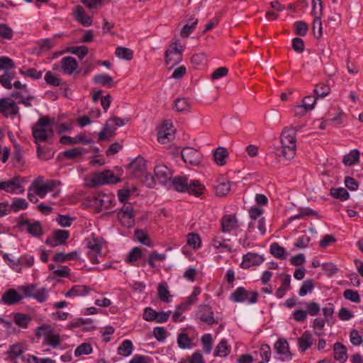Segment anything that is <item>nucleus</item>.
Instances as JSON below:
<instances>
[{"instance_id":"obj_1","label":"nucleus","mask_w":363,"mask_h":363,"mask_svg":"<svg viewBox=\"0 0 363 363\" xmlns=\"http://www.w3.org/2000/svg\"><path fill=\"white\" fill-rule=\"evenodd\" d=\"M171 185L179 192H188L190 194L199 196L202 194L204 186L199 180L188 181L185 175L177 176L170 181Z\"/></svg>"},{"instance_id":"obj_2","label":"nucleus","mask_w":363,"mask_h":363,"mask_svg":"<svg viewBox=\"0 0 363 363\" xmlns=\"http://www.w3.org/2000/svg\"><path fill=\"white\" fill-rule=\"evenodd\" d=\"M53 120L43 116L39 118L38 122L32 127V134L35 139V143L45 142L49 137H52L54 134L52 128L49 125Z\"/></svg>"},{"instance_id":"obj_3","label":"nucleus","mask_w":363,"mask_h":363,"mask_svg":"<svg viewBox=\"0 0 363 363\" xmlns=\"http://www.w3.org/2000/svg\"><path fill=\"white\" fill-rule=\"evenodd\" d=\"M282 146V155L287 159L294 158L296 155V140L295 131L293 130L284 129L280 136Z\"/></svg>"},{"instance_id":"obj_4","label":"nucleus","mask_w":363,"mask_h":363,"mask_svg":"<svg viewBox=\"0 0 363 363\" xmlns=\"http://www.w3.org/2000/svg\"><path fill=\"white\" fill-rule=\"evenodd\" d=\"M258 296L257 291H247L240 286L230 294V299L235 303L247 302L248 304H255L257 302Z\"/></svg>"},{"instance_id":"obj_5","label":"nucleus","mask_w":363,"mask_h":363,"mask_svg":"<svg viewBox=\"0 0 363 363\" xmlns=\"http://www.w3.org/2000/svg\"><path fill=\"white\" fill-rule=\"evenodd\" d=\"M25 179L20 176L13 177L8 181H0V191L3 190L9 194H23L25 191Z\"/></svg>"},{"instance_id":"obj_6","label":"nucleus","mask_w":363,"mask_h":363,"mask_svg":"<svg viewBox=\"0 0 363 363\" xmlns=\"http://www.w3.org/2000/svg\"><path fill=\"white\" fill-rule=\"evenodd\" d=\"M135 213L132 203H124L117 213L120 223L126 228H131L135 224Z\"/></svg>"},{"instance_id":"obj_7","label":"nucleus","mask_w":363,"mask_h":363,"mask_svg":"<svg viewBox=\"0 0 363 363\" xmlns=\"http://www.w3.org/2000/svg\"><path fill=\"white\" fill-rule=\"evenodd\" d=\"M165 63L167 65H170V68L179 64L182 60V52L177 48V43H172L169 48L166 50L165 54Z\"/></svg>"},{"instance_id":"obj_8","label":"nucleus","mask_w":363,"mask_h":363,"mask_svg":"<svg viewBox=\"0 0 363 363\" xmlns=\"http://www.w3.org/2000/svg\"><path fill=\"white\" fill-rule=\"evenodd\" d=\"M18 111L19 108L13 99L9 98L0 99V113L4 114L5 117L16 116Z\"/></svg>"},{"instance_id":"obj_9","label":"nucleus","mask_w":363,"mask_h":363,"mask_svg":"<svg viewBox=\"0 0 363 363\" xmlns=\"http://www.w3.org/2000/svg\"><path fill=\"white\" fill-rule=\"evenodd\" d=\"M91 182L94 185H104L106 184H116L118 182V179L111 171L106 170L94 174Z\"/></svg>"},{"instance_id":"obj_10","label":"nucleus","mask_w":363,"mask_h":363,"mask_svg":"<svg viewBox=\"0 0 363 363\" xmlns=\"http://www.w3.org/2000/svg\"><path fill=\"white\" fill-rule=\"evenodd\" d=\"M181 155L184 162L191 165H198L201 160V153L191 147L183 148Z\"/></svg>"},{"instance_id":"obj_11","label":"nucleus","mask_w":363,"mask_h":363,"mask_svg":"<svg viewBox=\"0 0 363 363\" xmlns=\"http://www.w3.org/2000/svg\"><path fill=\"white\" fill-rule=\"evenodd\" d=\"M172 124L168 121H164L161 128L157 133V140L162 144H165L174 139V130H172Z\"/></svg>"},{"instance_id":"obj_12","label":"nucleus","mask_w":363,"mask_h":363,"mask_svg":"<svg viewBox=\"0 0 363 363\" xmlns=\"http://www.w3.org/2000/svg\"><path fill=\"white\" fill-rule=\"evenodd\" d=\"M130 174L137 178H140L146 173V161L143 157H138L128 165Z\"/></svg>"},{"instance_id":"obj_13","label":"nucleus","mask_w":363,"mask_h":363,"mask_svg":"<svg viewBox=\"0 0 363 363\" xmlns=\"http://www.w3.org/2000/svg\"><path fill=\"white\" fill-rule=\"evenodd\" d=\"M69 233L66 230H57L53 232L51 238H48L45 242L51 247H56L62 245L69 238Z\"/></svg>"},{"instance_id":"obj_14","label":"nucleus","mask_w":363,"mask_h":363,"mask_svg":"<svg viewBox=\"0 0 363 363\" xmlns=\"http://www.w3.org/2000/svg\"><path fill=\"white\" fill-rule=\"evenodd\" d=\"M274 347L279 354L282 355V357H280L281 361L284 362L291 359L292 354L289 351V343L286 340L281 338L278 339L274 343Z\"/></svg>"},{"instance_id":"obj_15","label":"nucleus","mask_w":363,"mask_h":363,"mask_svg":"<svg viewBox=\"0 0 363 363\" xmlns=\"http://www.w3.org/2000/svg\"><path fill=\"white\" fill-rule=\"evenodd\" d=\"M264 262L262 255L257 253L248 252L242 257L240 267L242 269H248L252 266L259 265Z\"/></svg>"},{"instance_id":"obj_16","label":"nucleus","mask_w":363,"mask_h":363,"mask_svg":"<svg viewBox=\"0 0 363 363\" xmlns=\"http://www.w3.org/2000/svg\"><path fill=\"white\" fill-rule=\"evenodd\" d=\"M154 172L155 177L160 183L166 184L170 182L172 172L167 166L157 164L155 167Z\"/></svg>"},{"instance_id":"obj_17","label":"nucleus","mask_w":363,"mask_h":363,"mask_svg":"<svg viewBox=\"0 0 363 363\" xmlns=\"http://www.w3.org/2000/svg\"><path fill=\"white\" fill-rule=\"evenodd\" d=\"M221 230L229 233L238 228V221L234 214L225 215L220 220Z\"/></svg>"},{"instance_id":"obj_18","label":"nucleus","mask_w":363,"mask_h":363,"mask_svg":"<svg viewBox=\"0 0 363 363\" xmlns=\"http://www.w3.org/2000/svg\"><path fill=\"white\" fill-rule=\"evenodd\" d=\"M89 251L88 252V256L93 264L99 262L98 255L101 254V244L96 239H92L89 240L87 244Z\"/></svg>"},{"instance_id":"obj_19","label":"nucleus","mask_w":363,"mask_h":363,"mask_svg":"<svg viewBox=\"0 0 363 363\" xmlns=\"http://www.w3.org/2000/svg\"><path fill=\"white\" fill-rule=\"evenodd\" d=\"M60 184V182L55 180H47L40 186H36V189L33 191L40 198H44L48 192L53 191L57 185Z\"/></svg>"},{"instance_id":"obj_20","label":"nucleus","mask_w":363,"mask_h":363,"mask_svg":"<svg viewBox=\"0 0 363 363\" xmlns=\"http://www.w3.org/2000/svg\"><path fill=\"white\" fill-rule=\"evenodd\" d=\"M74 16V18L84 26H90L92 24L91 18L86 14L84 8L81 6L75 7Z\"/></svg>"},{"instance_id":"obj_21","label":"nucleus","mask_w":363,"mask_h":363,"mask_svg":"<svg viewBox=\"0 0 363 363\" xmlns=\"http://www.w3.org/2000/svg\"><path fill=\"white\" fill-rule=\"evenodd\" d=\"M22 299V296L15 289L7 290L2 296L1 301L7 305H13Z\"/></svg>"},{"instance_id":"obj_22","label":"nucleus","mask_w":363,"mask_h":363,"mask_svg":"<svg viewBox=\"0 0 363 363\" xmlns=\"http://www.w3.org/2000/svg\"><path fill=\"white\" fill-rule=\"evenodd\" d=\"M21 225H26L27 231L33 236H40L43 235V228L40 221L30 222L29 220H24Z\"/></svg>"},{"instance_id":"obj_23","label":"nucleus","mask_w":363,"mask_h":363,"mask_svg":"<svg viewBox=\"0 0 363 363\" xmlns=\"http://www.w3.org/2000/svg\"><path fill=\"white\" fill-rule=\"evenodd\" d=\"M61 65L65 74H72L77 69L78 62L74 57L68 56L62 59Z\"/></svg>"},{"instance_id":"obj_24","label":"nucleus","mask_w":363,"mask_h":363,"mask_svg":"<svg viewBox=\"0 0 363 363\" xmlns=\"http://www.w3.org/2000/svg\"><path fill=\"white\" fill-rule=\"evenodd\" d=\"M199 310L200 313V319L202 321L208 325H213L217 323L213 317V312L209 306H201Z\"/></svg>"},{"instance_id":"obj_25","label":"nucleus","mask_w":363,"mask_h":363,"mask_svg":"<svg viewBox=\"0 0 363 363\" xmlns=\"http://www.w3.org/2000/svg\"><path fill=\"white\" fill-rule=\"evenodd\" d=\"M60 143L64 145H74L77 143L82 144H90L92 143L91 139L84 138V136L81 134L77 135L75 138H72L69 136L64 135L60 138Z\"/></svg>"},{"instance_id":"obj_26","label":"nucleus","mask_w":363,"mask_h":363,"mask_svg":"<svg viewBox=\"0 0 363 363\" xmlns=\"http://www.w3.org/2000/svg\"><path fill=\"white\" fill-rule=\"evenodd\" d=\"M334 358L335 360L344 363L347 358V348L340 342H335L333 345Z\"/></svg>"},{"instance_id":"obj_27","label":"nucleus","mask_w":363,"mask_h":363,"mask_svg":"<svg viewBox=\"0 0 363 363\" xmlns=\"http://www.w3.org/2000/svg\"><path fill=\"white\" fill-rule=\"evenodd\" d=\"M298 344L301 350L305 352L313 345L312 335L308 331H305L298 339Z\"/></svg>"},{"instance_id":"obj_28","label":"nucleus","mask_w":363,"mask_h":363,"mask_svg":"<svg viewBox=\"0 0 363 363\" xmlns=\"http://www.w3.org/2000/svg\"><path fill=\"white\" fill-rule=\"evenodd\" d=\"M91 290V288L86 285H76L72 287L65 296L67 297L84 296L88 294Z\"/></svg>"},{"instance_id":"obj_29","label":"nucleus","mask_w":363,"mask_h":363,"mask_svg":"<svg viewBox=\"0 0 363 363\" xmlns=\"http://www.w3.org/2000/svg\"><path fill=\"white\" fill-rule=\"evenodd\" d=\"M359 152L357 149L352 150L348 154L344 156L342 162L345 166H352L358 162Z\"/></svg>"},{"instance_id":"obj_30","label":"nucleus","mask_w":363,"mask_h":363,"mask_svg":"<svg viewBox=\"0 0 363 363\" xmlns=\"http://www.w3.org/2000/svg\"><path fill=\"white\" fill-rule=\"evenodd\" d=\"M95 84H101L107 87H112L113 84V78L106 74H99L93 78Z\"/></svg>"},{"instance_id":"obj_31","label":"nucleus","mask_w":363,"mask_h":363,"mask_svg":"<svg viewBox=\"0 0 363 363\" xmlns=\"http://www.w3.org/2000/svg\"><path fill=\"white\" fill-rule=\"evenodd\" d=\"M133 345L130 340H124L118 347V353L121 356L128 357L132 354Z\"/></svg>"},{"instance_id":"obj_32","label":"nucleus","mask_w":363,"mask_h":363,"mask_svg":"<svg viewBox=\"0 0 363 363\" xmlns=\"http://www.w3.org/2000/svg\"><path fill=\"white\" fill-rule=\"evenodd\" d=\"M330 88L329 85L324 83L317 84L315 86V89H313L314 95L318 99H323L325 97L330 93Z\"/></svg>"},{"instance_id":"obj_33","label":"nucleus","mask_w":363,"mask_h":363,"mask_svg":"<svg viewBox=\"0 0 363 363\" xmlns=\"http://www.w3.org/2000/svg\"><path fill=\"white\" fill-rule=\"evenodd\" d=\"M230 352V347L228 345L225 340H222L217 345L214 355L225 357Z\"/></svg>"},{"instance_id":"obj_34","label":"nucleus","mask_w":363,"mask_h":363,"mask_svg":"<svg viewBox=\"0 0 363 363\" xmlns=\"http://www.w3.org/2000/svg\"><path fill=\"white\" fill-rule=\"evenodd\" d=\"M228 156V152L227 150L224 147H219L216 149L213 155L215 162L220 166L224 165Z\"/></svg>"},{"instance_id":"obj_35","label":"nucleus","mask_w":363,"mask_h":363,"mask_svg":"<svg viewBox=\"0 0 363 363\" xmlns=\"http://www.w3.org/2000/svg\"><path fill=\"white\" fill-rule=\"evenodd\" d=\"M291 277L289 274H286L282 280V284L280 287L276 291V296L277 298H281L284 295L286 291L290 289Z\"/></svg>"},{"instance_id":"obj_36","label":"nucleus","mask_w":363,"mask_h":363,"mask_svg":"<svg viewBox=\"0 0 363 363\" xmlns=\"http://www.w3.org/2000/svg\"><path fill=\"white\" fill-rule=\"evenodd\" d=\"M115 54L118 58L126 60H130L133 57V51L131 50L121 46L116 48Z\"/></svg>"},{"instance_id":"obj_37","label":"nucleus","mask_w":363,"mask_h":363,"mask_svg":"<svg viewBox=\"0 0 363 363\" xmlns=\"http://www.w3.org/2000/svg\"><path fill=\"white\" fill-rule=\"evenodd\" d=\"M28 206V203L26 199L21 198H15L10 206V208L13 212H18L20 210L26 209Z\"/></svg>"},{"instance_id":"obj_38","label":"nucleus","mask_w":363,"mask_h":363,"mask_svg":"<svg viewBox=\"0 0 363 363\" xmlns=\"http://www.w3.org/2000/svg\"><path fill=\"white\" fill-rule=\"evenodd\" d=\"M270 252L277 258L285 259L286 257L285 249L277 242H273L270 246Z\"/></svg>"},{"instance_id":"obj_39","label":"nucleus","mask_w":363,"mask_h":363,"mask_svg":"<svg viewBox=\"0 0 363 363\" xmlns=\"http://www.w3.org/2000/svg\"><path fill=\"white\" fill-rule=\"evenodd\" d=\"M330 194L333 196V197L338 199L341 201H346L350 197L348 191L345 188L342 187L331 189Z\"/></svg>"},{"instance_id":"obj_40","label":"nucleus","mask_w":363,"mask_h":363,"mask_svg":"<svg viewBox=\"0 0 363 363\" xmlns=\"http://www.w3.org/2000/svg\"><path fill=\"white\" fill-rule=\"evenodd\" d=\"M30 321V318L29 315L23 313H16L14 315V322L15 323L21 328H27L29 322Z\"/></svg>"},{"instance_id":"obj_41","label":"nucleus","mask_w":363,"mask_h":363,"mask_svg":"<svg viewBox=\"0 0 363 363\" xmlns=\"http://www.w3.org/2000/svg\"><path fill=\"white\" fill-rule=\"evenodd\" d=\"M198 23V20L191 18L189 20V23L186 24L182 29L180 35L182 38H187L195 29L196 26Z\"/></svg>"},{"instance_id":"obj_42","label":"nucleus","mask_w":363,"mask_h":363,"mask_svg":"<svg viewBox=\"0 0 363 363\" xmlns=\"http://www.w3.org/2000/svg\"><path fill=\"white\" fill-rule=\"evenodd\" d=\"M157 294L159 298L163 301L168 303L169 301V291L167 289L166 283H161L158 286Z\"/></svg>"},{"instance_id":"obj_43","label":"nucleus","mask_w":363,"mask_h":363,"mask_svg":"<svg viewBox=\"0 0 363 363\" xmlns=\"http://www.w3.org/2000/svg\"><path fill=\"white\" fill-rule=\"evenodd\" d=\"M83 148L74 147L63 152V155L68 160H76L83 155Z\"/></svg>"},{"instance_id":"obj_44","label":"nucleus","mask_w":363,"mask_h":363,"mask_svg":"<svg viewBox=\"0 0 363 363\" xmlns=\"http://www.w3.org/2000/svg\"><path fill=\"white\" fill-rule=\"evenodd\" d=\"M314 20H313V30L314 35L316 38H320L322 37L323 35V27H322V22L320 20L321 16H313Z\"/></svg>"},{"instance_id":"obj_45","label":"nucleus","mask_w":363,"mask_h":363,"mask_svg":"<svg viewBox=\"0 0 363 363\" xmlns=\"http://www.w3.org/2000/svg\"><path fill=\"white\" fill-rule=\"evenodd\" d=\"M178 346L183 350L189 349L191 345V340L186 333H181L177 337Z\"/></svg>"},{"instance_id":"obj_46","label":"nucleus","mask_w":363,"mask_h":363,"mask_svg":"<svg viewBox=\"0 0 363 363\" xmlns=\"http://www.w3.org/2000/svg\"><path fill=\"white\" fill-rule=\"evenodd\" d=\"M203 349L206 354H210L213 347V340L211 334H205L201 337Z\"/></svg>"},{"instance_id":"obj_47","label":"nucleus","mask_w":363,"mask_h":363,"mask_svg":"<svg viewBox=\"0 0 363 363\" xmlns=\"http://www.w3.org/2000/svg\"><path fill=\"white\" fill-rule=\"evenodd\" d=\"M45 342L49 346L56 348L61 344L60 337L58 334L54 332L51 333L45 339Z\"/></svg>"},{"instance_id":"obj_48","label":"nucleus","mask_w":363,"mask_h":363,"mask_svg":"<svg viewBox=\"0 0 363 363\" xmlns=\"http://www.w3.org/2000/svg\"><path fill=\"white\" fill-rule=\"evenodd\" d=\"M92 352V347L89 343H82L80 345H79L75 351H74V355L75 357H79L83 354H89Z\"/></svg>"},{"instance_id":"obj_49","label":"nucleus","mask_w":363,"mask_h":363,"mask_svg":"<svg viewBox=\"0 0 363 363\" xmlns=\"http://www.w3.org/2000/svg\"><path fill=\"white\" fill-rule=\"evenodd\" d=\"M52 332L53 328L50 325L44 324L36 329L35 335L38 337H44L45 339Z\"/></svg>"},{"instance_id":"obj_50","label":"nucleus","mask_w":363,"mask_h":363,"mask_svg":"<svg viewBox=\"0 0 363 363\" xmlns=\"http://www.w3.org/2000/svg\"><path fill=\"white\" fill-rule=\"evenodd\" d=\"M87 325L84 328L86 330H89L91 329L95 328V327L93 325V322H92L91 319H90V318H86V319L79 318L77 320L76 322L71 323L69 326L71 328H74L79 327L80 325Z\"/></svg>"},{"instance_id":"obj_51","label":"nucleus","mask_w":363,"mask_h":363,"mask_svg":"<svg viewBox=\"0 0 363 363\" xmlns=\"http://www.w3.org/2000/svg\"><path fill=\"white\" fill-rule=\"evenodd\" d=\"M45 81L47 84L54 86H58L61 84V79L50 71L46 72L45 75Z\"/></svg>"},{"instance_id":"obj_52","label":"nucleus","mask_w":363,"mask_h":363,"mask_svg":"<svg viewBox=\"0 0 363 363\" xmlns=\"http://www.w3.org/2000/svg\"><path fill=\"white\" fill-rule=\"evenodd\" d=\"M314 289V284L312 279H306L303 281L300 288L298 294L300 296H306L308 292L312 291Z\"/></svg>"},{"instance_id":"obj_53","label":"nucleus","mask_w":363,"mask_h":363,"mask_svg":"<svg viewBox=\"0 0 363 363\" xmlns=\"http://www.w3.org/2000/svg\"><path fill=\"white\" fill-rule=\"evenodd\" d=\"M142 250L138 247H133L128 254L126 262L128 263H133L142 257Z\"/></svg>"},{"instance_id":"obj_54","label":"nucleus","mask_w":363,"mask_h":363,"mask_svg":"<svg viewBox=\"0 0 363 363\" xmlns=\"http://www.w3.org/2000/svg\"><path fill=\"white\" fill-rule=\"evenodd\" d=\"M174 106L177 111H187L190 108V105L185 98L177 99L174 102Z\"/></svg>"},{"instance_id":"obj_55","label":"nucleus","mask_w":363,"mask_h":363,"mask_svg":"<svg viewBox=\"0 0 363 363\" xmlns=\"http://www.w3.org/2000/svg\"><path fill=\"white\" fill-rule=\"evenodd\" d=\"M15 64L12 59L6 57L1 56L0 57V69L1 70H6L8 69H13L15 68Z\"/></svg>"},{"instance_id":"obj_56","label":"nucleus","mask_w":363,"mask_h":363,"mask_svg":"<svg viewBox=\"0 0 363 363\" xmlns=\"http://www.w3.org/2000/svg\"><path fill=\"white\" fill-rule=\"evenodd\" d=\"M135 236L143 245L150 246L148 235L143 230L136 229L135 230Z\"/></svg>"},{"instance_id":"obj_57","label":"nucleus","mask_w":363,"mask_h":363,"mask_svg":"<svg viewBox=\"0 0 363 363\" xmlns=\"http://www.w3.org/2000/svg\"><path fill=\"white\" fill-rule=\"evenodd\" d=\"M230 189L229 182H221L216 186V194L218 196L226 195Z\"/></svg>"},{"instance_id":"obj_58","label":"nucleus","mask_w":363,"mask_h":363,"mask_svg":"<svg viewBox=\"0 0 363 363\" xmlns=\"http://www.w3.org/2000/svg\"><path fill=\"white\" fill-rule=\"evenodd\" d=\"M0 37L6 40H11L13 37L12 29L6 24H0Z\"/></svg>"},{"instance_id":"obj_59","label":"nucleus","mask_w":363,"mask_h":363,"mask_svg":"<svg viewBox=\"0 0 363 363\" xmlns=\"http://www.w3.org/2000/svg\"><path fill=\"white\" fill-rule=\"evenodd\" d=\"M187 244L194 249L200 247L201 239L198 234L191 233L188 235Z\"/></svg>"},{"instance_id":"obj_60","label":"nucleus","mask_w":363,"mask_h":363,"mask_svg":"<svg viewBox=\"0 0 363 363\" xmlns=\"http://www.w3.org/2000/svg\"><path fill=\"white\" fill-rule=\"evenodd\" d=\"M344 297L354 303H359L360 297L357 291L347 289L343 293Z\"/></svg>"},{"instance_id":"obj_61","label":"nucleus","mask_w":363,"mask_h":363,"mask_svg":"<svg viewBox=\"0 0 363 363\" xmlns=\"http://www.w3.org/2000/svg\"><path fill=\"white\" fill-rule=\"evenodd\" d=\"M187 309H189L186 306H185V305L182 303H181L180 305H179L173 315H172V319L174 322H181L183 320L184 318L182 317V314L183 312H184L185 311H186Z\"/></svg>"},{"instance_id":"obj_62","label":"nucleus","mask_w":363,"mask_h":363,"mask_svg":"<svg viewBox=\"0 0 363 363\" xmlns=\"http://www.w3.org/2000/svg\"><path fill=\"white\" fill-rule=\"evenodd\" d=\"M23 353V350H22L21 345H13L10 347L9 350L8 351L9 357L11 359H16L18 357L21 356Z\"/></svg>"},{"instance_id":"obj_63","label":"nucleus","mask_w":363,"mask_h":363,"mask_svg":"<svg viewBox=\"0 0 363 363\" xmlns=\"http://www.w3.org/2000/svg\"><path fill=\"white\" fill-rule=\"evenodd\" d=\"M311 241V238L307 235L300 236L294 243V247L299 249L306 247Z\"/></svg>"},{"instance_id":"obj_64","label":"nucleus","mask_w":363,"mask_h":363,"mask_svg":"<svg viewBox=\"0 0 363 363\" xmlns=\"http://www.w3.org/2000/svg\"><path fill=\"white\" fill-rule=\"evenodd\" d=\"M318 98H316L314 96H306L303 99L302 106H304L306 108H307L308 111H311L313 109L314 106L316 103V100Z\"/></svg>"}]
</instances>
